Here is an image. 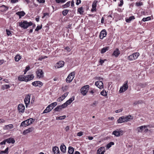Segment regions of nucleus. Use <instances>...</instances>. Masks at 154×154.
<instances>
[{
    "label": "nucleus",
    "mask_w": 154,
    "mask_h": 154,
    "mask_svg": "<svg viewBox=\"0 0 154 154\" xmlns=\"http://www.w3.org/2000/svg\"><path fill=\"white\" fill-rule=\"evenodd\" d=\"M34 78L33 75H29L23 77V75H20L18 77V79L20 81L28 82L32 79Z\"/></svg>",
    "instance_id": "f257e3e1"
},
{
    "label": "nucleus",
    "mask_w": 154,
    "mask_h": 154,
    "mask_svg": "<svg viewBox=\"0 0 154 154\" xmlns=\"http://www.w3.org/2000/svg\"><path fill=\"white\" fill-rule=\"evenodd\" d=\"M32 22H28L27 21L23 20V22L19 23V26L24 29H27L28 27L32 26Z\"/></svg>",
    "instance_id": "f03ea898"
},
{
    "label": "nucleus",
    "mask_w": 154,
    "mask_h": 154,
    "mask_svg": "<svg viewBox=\"0 0 154 154\" xmlns=\"http://www.w3.org/2000/svg\"><path fill=\"white\" fill-rule=\"evenodd\" d=\"M139 53L136 52L133 53L132 54L130 55L128 57V59L130 60H133L137 58L139 56Z\"/></svg>",
    "instance_id": "7ed1b4c3"
},
{
    "label": "nucleus",
    "mask_w": 154,
    "mask_h": 154,
    "mask_svg": "<svg viewBox=\"0 0 154 154\" xmlns=\"http://www.w3.org/2000/svg\"><path fill=\"white\" fill-rule=\"evenodd\" d=\"M89 86L88 85H86L82 87L81 89V93L83 95H85L88 92Z\"/></svg>",
    "instance_id": "20e7f679"
},
{
    "label": "nucleus",
    "mask_w": 154,
    "mask_h": 154,
    "mask_svg": "<svg viewBox=\"0 0 154 154\" xmlns=\"http://www.w3.org/2000/svg\"><path fill=\"white\" fill-rule=\"evenodd\" d=\"M75 72H73L71 73L68 76L66 80L67 82H71L74 77Z\"/></svg>",
    "instance_id": "39448f33"
},
{
    "label": "nucleus",
    "mask_w": 154,
    "mask_h": 154,
    "mask_svg": "<svg viewBox=\"0 0 154 154\" xmlns=\"http://www.w3.org/2000/svg\"><path fill=\"white\" fill-rule=\"evenodd\" d=\"M128 81H125V83L121 87L119 90L120 93H122L126 91L128 88Z\"/></svg>",
    "instance_id": "423d86ee"
},
{
    "label": "nucleus",
    "mask_w": 154,
    "mask_h": 154,
    "mask_svg": "<svg viewBox=\"0 0 154 154\" xmlns=\"http://www.w3.org/2000/svg\"><path fill=\"white\" fill-rule=\"evenodd\" d=\"M36 74L37 77L39 78H41L43 77V72L42 70L40 69H39L36 72Z\"/></svg>",
    "instance_id": "0eeeda50"
},
{
    "label": "nucleus",
    "mask_w": 154,
    "mask_h": 154,
    "mask_svg": "<svg viewBox=\"0 0 154 154\" xmlns=\"http://www.w3.org/2000/svg\"><path fill=\"white\" fill-rule=\"evenodd\" d=\"M95 85L100 89L103 88V83L102 81H100L96 82L95 83Z\"/></svg>",
    "instance_id": "6e6552de"
},
{
    "label": "nucleus",
    "mask_w": 154,
    "mask_h": 154,
    "mask_svg": "<svg viewBox=\"0 0 154 154\" xmlns=\"http://www.w3.org/2000/svg\"><path fill=\"white\" fill-rule=\"evenodd\" d=\"M64 62L63 61H60L57 63L55 67L56 68H59L63 67L64 65Z\"/></svg>",
    "instance_id": "1a4fd4ad"
},
{
    "label": "nucleus",
    "mask_w": 154,
    "mask_h": 154,
    "mask_svg": "<svg viewBox=\"0 0 154 154\" xmlns=\"http://www.w3.org/2000/svg\"><path fill=\"white\" fill-rule=\"evenodd\" d=\"M18 109L19 112H23L25 110L24 106L22 104H19L18 106Z\"/></svg>",
    "instance_id": "9d476101"
},
{
    "label": "nucleus",
    "mask_w": 154,
    "mask_h": 154,
    "mask_svg": "<svg viewBox=\"0 0 154 154\" xmlns=\"http://www.w3.org/2000/svg\"><path fill=\"white\" fill-rule=\"evenodd\" d=\"M30 96L29 95H27L24 99V102L26 107H27L28 104L30 103Z\"/></svg>",
    "instance_id": "9b49d317"
},
{
    "label": "nucleus",
    "mask_w": 154,
    "mask_h": 154,
    "mask_svg": "<svg viewBox=\"0 0 154 154\" xmlns=\"http://www.w3.org/2000/svg\"><path fill=\"white\" fill-rule=\"evenodd\" d=\"M32 85L35 86L41 87L43 85V83L39 81H36L32 82Z\"/></svg>",
    "instance_id": "f8f14e48"
},
{
    "label": "nucleus",
    "mask_w": 154,
    "mask_h": 154,
    "mask_svg": "<svg viewBox=\"0 0 154 154\" xmlns=\"http://www.w3.org/2000/svg\"><path fill=\"white\" fill-rule=\"evenodd\" d=\"M107 35V32L105 29L102 30L100 34V39H103L104 37H106Z\"/></svg>",
    "instance_id": "ddd939ff"
},
{
    "label": "nucleus",
    "mask_w": 154,
    "mask_h": 154,
    "mask_svg": "<svg viewBox=\"0 0 154 154\" xmlns=\"http://www.w3.org/2000/svg\"><path fill=\"white\" fill-rule=\"evenodd\" d=\"M34 130V128L32 127L29 128L27 129L24 130L23 133V135H25L26 134Z\"/></svg>",
    "instance_id": "4468645a"
},
{
    "label": "nucleus",
    "mask_w": 154,
    "mask_h": 154,
    "mask_svg": "<svg viewBox=\"0 0 154 154\" xmlns=\"http://www.w3.org/2000/svg\"><path fill=\"white\" fill-rule=\"evenodd\" d=\"M97 1H94L92 5V9H91V11L93 12L94 11L96 10V7L97 6Z\"/></svg>",
    "instance_id": "2eb2a0df"
},
{
    "label": "nucleus",
    "mask_w": 154,
    "mask_h": 154,
    "mask_svg": "<svg viewBox=\"0 0 154 154\" xmlns=\"http://www.w3.org/2000/svg\"><path fill=\"white\" fill-rule=\"evenodd\" d=\"M66 146L64 144L62 143L60 146V149L61 151L63 153H65L66 152Z\"/></svg>",
    "instance_id": "dca6fc26"
},
{
    "label": "nucleus",
    "mask_w": 154,
    "mask_h": 154,
    "mask_svg": "<svg viewBox=\"0 0 154 154\" xmlns=\"http://www.w3.org/2000/svg\"><path fill=\"white\" fill-rule=\"evenodd\" d=\"M105 151V148L103 147H100L98 149L97 152L104 154Z\"/></svg>",
    "instance_id": "f3484780"
},
{
    "label": "nucleus",
    "mask_w": 154,
    "mask_h": 154,
    "mask_svg": "<svg viewBox=\"0 0 154 154\" xmlns=\"http://www.w3.org/2000/svg\"><path fill=\"white\" fill-rule=\"evenodd\" d=\"M52 150L54 154H60L59 151L58 147L56 146L53 147Z\"/></svg>",
    "instance_id": "a211bd4d"
},
{
    "label": "nucleus",
    "mask_w": 154,
    "mask_h": 154,
    "mask_svg": "<svg viewBox=\"0 0 154 154\" xmlns=\"http://www.w3.org/2000/svg\"><path fill=\"white\" fill-rule=\"evenodd\" d=\"M6 142L9 143H14L15 142V140L12 138H10L6 139Z\"/></svg>",
    "instance_id": "6ab92c4d"
},
{
    "label": "nucleus",
    "mask_w": 154,
    "mask_h": 154,
    "mask_svg": "<svg viewBox=\"0 0 154 154\" xmlns=\"http://www.w3.org/2000/svg\"><path fill=\"white\" fill-rule=\"evenodd\" d=\"M146 128V126H142L140 127H138L137 128V130L138 132H142L143 129Z\"/></svg>",
    "instance_id": "aec40b11"
},
{
    "label": "nucleus",
    "mask_w": 154,
    "mask_h": 154,
    "mask_svg": "<svg viewBox=\"0 0 154 154\" xmlns=\"http://www.w3.org/2000/svg\"><path fill=\"white\" fill-rule=\"evenodd\" d=\"M120 51L117 48L114 51L112 55L115 56L116 57H117L120 54Z\"/></svg>",
    "instance_id": "412c9836"
},
{
    "label": "nucleus",
    "mask_w": 154,
    "mask_h": 154,
    "mask_svg": "<svg viewBox=\"0 0 154 154\" xmlns=\"http://www.w3.org/2000/svg\"><path fill=\"white\" fill-rule=\"evenodd\" d=\"M16 14L19 16V18H20L21 17L23 16L25 14V13L23 11H19L16 13Z\"/></svg>",
    "instance_id": "4be33fe9"
},
{
    "label": "nucleus",
    "mask_w": 154,
    "mask_h": 154,
    "mask_svg": "<svg viewBox=\"0 0 154 154\" xmlns=\"http://www.w3.org/2000/svg\"><path fill=\"white\" fill-rule=\"evenodd\" d=\"M117 122L119 123H122L124 122H125V120L124 116H123L120 117L117 120Z\"/></svg>",
    "instance_id": "5701e85b"
},
{
    "label": "nucleus",
    "mask_w": 154,
    "mask_h": 154,
    "mask_svg": "<svg viewBox=\"0 0 154 154\" xmlns=\"http://www.w3.org/2000/svg\"><path fill=\"white\" fill-rule=\"evenodd\" d=\"M8 9V8L5 6L4 5H2L0 6V11H4L7 10Z\"/></svg>",
    "instance_id": "b1692460"
},
{
    "label": "nucleus",
    "mask_w": 154,
    "mask_h": 154,
    "mask_svg": "<svg viewBox=\"0 0 154 154\" xmlns=\"http://www.w3.org/2000/svg\"><path fill=\"white\" fill-rule=\"evenodd\" d=\"M74 151V149L71 146H69L68 148V152L69 154H73Z\"/></svg>",
    "instance_id": "393cba45"
},
{
    "label": "nucleus",
    "mask_w": 154,
    "mask_h": 154,
    "mask_svg": "<svg viewBox=\"0 0 154 154\" xmlns=\"http://www.w3.org/2000/svg\"><path fill=\"white\" fill-rule=\"evenodd\" d=\"M74 97L73 96L71 98H70L68 100H67L66 102L67 104V105H69L74 100Z\"/></svg>",
    "instance_id": "a878e982"
},
{
    "label": "nucleus",
    "mask_w": 154,
    "mask_h": 154,
    "mask_svg": "<svg viewBox=\"0 0 154 154\" xmlns=\"http://www.w3.org/2000/svg\"><path fill=\"white\" fill-rule=\"evenodd\" d=\"M27 121H26V120H25V121H23V122H22V123H21V125H20V127H25L26 126H28V125H27Z\"/></svg>",
    "instance_id": "bb28decb"
},
{
    "label": "nucleus",
    "mask_w": 154,
    "mask_h": 154,
    "mask_svg": "<svg viewBox=\"0 0 154 154\" xmlns=\"http://www.w3.org/2000/svg\"><path fill=\"white\" fill-rule=\"evenodd\" d=\"M57 105V103L56 102H54L51 103L48 106H49L50 107L51 109L52 110L53 109V108L55 106Z\"/></svg>",
    "instance_id": "cd10ccee"
},
{
    "label": "nucleus",
    "mask_w": 154,
    "mask_h": 154,
    "mask_svg": "<svg viewBox=\"0 0 154 154\" xmlns=\"http://www.w3.org/2000/svg\"><path fill=\"white\" fill-rule=\"evenodd\" d=\"M13 127V126L12 124H9L8 125H5L4 127V129L9 130Z\"/></svg>",
    "instance_id": "c85d7f7f"
},
{
    "label": "nucleus",
    "mask_w": 154,
    "mask_h": 154,
    "mask_svg": "<svg viewBox=\"0 0 154 154\" xmlns=\"http://www.w3.org/2000/svg\"><path fill=\"white\" fill-rule=\"evenodd\" d=\"M121 131H115L112 132V134L117 137H119L120 135V132Z\"/></svg>",
    "instance_id": "c756f323"
},
{
    "label": "nucleus",
    "mask_w": 154,
    "mask_h": 154,
    "mask_svg": "<svg viewBox=\"0 0 154 154\" xmlns=\"http://www.w3.org/2000/svg\"><path fill=\"white\" fill-rule=\"evenodd\" d=\"M52 110L51 109L50 107L48 106L46 109L43 112V113H48L49 112L51 111Z\"/></svg>",
    "instance_id": "7c9ffc66"
},
{
    "label": "nucleus",
    "mask_w": 154,
    "mask_h": 154,
    "mask_svg": "<svg viewBox=\"0 0 154 154\" xmlns=\"http://www.w3.org/2000/svg\"><path fill=\"white\" fill-rule=\"evenodd\" d=\"M8 148L7 147L5 150L0 152V154H8Z\"/></svg>",
    "instance_id": "2f4dec72"
},
{
    "label": "nucleus",
    "mask_w": 154,
    "mask_h": 154,
    "mask_svg": "<svg viewBox=\"0 0 154 154\" xmlns=\"http://www.w3.org/2000/svg\"><path fill=\"white\" fill-rule=\"evenodd\" d=\"M109 47H106L103 48L101 50V52L102 54H103L106 51H108L109 49Z\"/></svg>",
    "instance_id": "473e14b6"
},
{
    "label": "nucleus",
    "mask_w": 154,
    "mask_h": 154,
    "mask_svg": "<svg viewBox=\"0 0 154 154\" xmlns=\"http://www.w3.org/2000/svg\"><path fill=\"white\" fill-rule=\"evenodd\" d=\"M62 108L61 105L57 106L54 109V110L55 111H60L62 109Z\"/></svg>",
    "instance_id": "72a5a7b5"
},
{
    "label": "nucleus",
    "mask_w": 154,
    "mask_h": 154,
    "mask_svg": "<svg viewBox=\"0 0 154 154\" xmlns=\"http://www.w3.org/2000/svg\"><path fill=\"white\" fill-rule=\"evenodd\" d=\"M134 19V16H131L129 18L126 19V21L127 23H130L132 20Z\"/></svg>",
    "instance_id": "f704fd0d"
},
{
    "label": "nucleus",
    "mask_w": 154,
    "mask_h": 154,
    "mask_svg": "<svg viewBox=\"0 0 154 154\" xmlns=\"http://www.w3.org/2000/svg\"><path fill=\"white\" fill-rule=\"evenodd\" d=\"M78 11L79 12L80 14H83L84 11L83 8L81 7L79 8L78 9Z\"/></svg>",
    "instance_id": "c9c22d12"
},
{
    "label": "nucleus",
    "mask_w": 154,
    "mask_h": 154,
    "mask_svg": "<svg viewBox=\"0 0 154 154\" xmlns=\"http://www.w3.org/2000/svg\"><path fill=\"white\" fill-rule=\"evenodd\" d=\"M21 58V57L20 55L17 54L15 57V60L16 61H18L20 60Z\"/></svg>",
    "instance_id": "e433bc0d"
},
{
    "label": "nucleus",
    "mask_w": 154,
    "mask_h": 154,
    "mask_svg": "<svg viewBox=\"0 0 154 154\" xmlns=\"http://www.w3.org/2000/svg\"><path fill=\"white\" fill-rule=\"evenodd\" d=\"M70 1L67 2L66 4L63 5L62 7L63 8H66L69 7L70 5Z\"/></svg>",
    "instance_id": "4c0bfd02"
},
{
    "label": "nucleus",
    "mask_w": 154,
    "mask_h": 154,
    "mask_svg": "<svg viewBox=\"0 0 154 154\" xmlns=\"http://www.w3.org/2000/svg\"><path fill=\"white\" fill-rule=\"evenodd\" d=\"M114 144V143L113 142H111L107 145L106 147L107 148L109 149L111 147L112 145H113Z\"/></svg>",
    "instance_id": "58836bf2"
},
{
    "label": "nucleus",
    "mask_w": 154,
    "mask_h": 154,
    "mask_svg": "<svg viewBox=\"0 0 154 154\" xmlns=\"http://www.w3.org/2000/svg\"><path fill=\"white\" fill-rule=\"evenodd\" d=\"M131 117V116L130 115L129 116H127L126 117L124 116V118L125 120V122H127L128 121H129L130 119V117Z\"/></svg>",
    "instance_id": "ea45409f"
},
{
    "label": "nucleus",
    "mask_w": 154,
    "mask_h": 154,
    "mask_svg": "<svg viewBox=\"0 0 154 154\" xmlns=\"http://www.w3.org/2000/svg\"><path fill=\"white\" fill-rule=\"evenodd\" d=\"M69 11V10H64L62 12V14L63 16H66L67 15Z\"/></svg>",
    "instance_id": "a19ab883"
},
{
    "label": "nucleus",
    "mask_w": 154,
    "mask_h": 154,
    "mask_svg": "<svg viewBox=\"0 0 154 154\" xmlns=\"http://www.w3.org/2000/svg\"><path fill=\"white\" fill-rule=\"evenodd\" d=\"M56 2L57 3H63L66 1L67 0H55Z\"/></svg>",
    "instance_id": "79ce46f5"
},
{
    "label": "nucleus",
    "mask_w": 154,
    "mask_h": 154,
    "mask_svg": "<svg viewBox=\"0 0 154 154\" xmlns=\"http://www.w3.org/2000/svg\"><path fill=\"white\" fill-rule=\"evenodd\" d=\"M151 19V18L150 17H148L146 18H143L142 20L144 22L148 20H149Z\"/></svg>",
    "instance_id": "37998d69"
},
{
    "label": "nucleus",
    "mask_w": 154,
    "mask_h": 154,
    "mask_svg": "<svg viewBox=\"0 0 154 154\" xmlns=\"http://www.w3.org/2000/svg\"><path fill=\"white\" fill-rule=\"evenodd\" d=\"M66 118V116H60L59 117H57V119L62 120Z\"/></svg>",
    "instance_id": "c03bdc74"
},
{
    "label": "nucleus",
    "mask_w": 154,
    "mask_h": 154,
    "mask_svg": "<svg viewBox=\"0 0 154 154\" xmlns=\"http://www.w3.org/2000/svg\"><path fill=\"white\" fill-rule=\"evenodd\" d=\"M100 94L101 95L104 96H106L107 94L106 91H104L103 90L101 92Z\"/></svg>",
    "instance_id": "a18cd8bd"
},
{
    "label": "nucleus",
    "mask_w": 154,
    "mask_h": 154,
    "mask_svg": "<svg viewBox=\"0 0 154 154\" xmlns=\"http://www.w3.org/2000/svg\"><path fill=\"white\" fill-rule=\"evenodd\" d=\"M68 105H67V104L66 102L65 103L63 104L61 106L62 108H64L66 107Z\"/></svg>",
    "instance_id": "49530a36"
},
{
    "label": "nucleus",
    "mask_w": 154,
    "mask_h": 154,
    "mask_svg": "<svg viewBox=\"0 0 154 154\" xmlns=\"http://www.w3.org/2000/svg\"><path fill=\"white\" fill-rule=\"evenodd\" d=\"M64 100V99L62 97H60L57 99V101L58 102H60Z\"/></svg>",
    "instance_id": "de8ad7c7"
},
{
    "label": "nucleus",
    "mask_w": 154,
    "mask_h": 154,
    "mask_svg": "<svg viewBox=\"0 0 154 154\" xmlns=\"http://www.w3.org/2000/svg\"><path fill=\"white\" fill-rule=\"evenodd\" d=\"M143 5V3L142 2H137L136 3V5L137 6H140Z\"/></svg>",
    "instance_id": "09e8293b"
},
{
    "label": "nucleus",
    "mask_w": 154,
    "mask_h": 154,
    "mask_svg": "<svg viewBox=\"0 0 154 154\" xmlns=\"http://www.w3.org/2000/svg\"><path fill=\"white\" fill-rule=\"evenodd\" d=\"M6 32H7V35L8 36H11L12 35L11 33V32L10 31H9V30L7 29L6 30Z\"/></svg>",
    "instance_id": "8fccbe9b"
},
{
    "label": "nucleus",
    "mask_w": 154,
    "mask_h": 154,
    "mask_svg": "<svg viewBox=\"0 0 154 154\" xmlns=\"http://www.w3.org/2000/svg\"><path fill=\"white\" fill-rule=\"evenodd\" d=\"M28 120H29V122L30 123L29 124H31L32 123V122H33L34 121L35 119H33L32 118H30Z\"/></svg>",
    "instance_id": "3c124183"
},
{
    "label": "nucleus",
    "mask_w": 154,
    "mask_h": 154,
    "mask_svg": "<svg viewBox=\"0 0 154 154\" xmlns=\"http://www.w3.org/2000/svg\"><path fill=\"white\" fill-rule=\"evenodd\" d=\"M68 88V87L67 86H63L62 88V90L64 91H65Z\"/></svg>",
    "instance_id": "603ef678"
},
{
    "label": "nucleus",
    "mask_w": 154,
    "mask_h": 154,
    "mask_svg": "<svg viewBox=\"0 0 154 154\" xmlns=\"http://www.w3.org/2000/svg\"><path fill=\"white\" fill-rule=\"evenodd\" d=\"M47 16L49 17V14L48 13H45L44 14L43 16L42 17V18H44L45 17Z\"/></svg>",
    "instance_id": "864d4df0"
},
{
    "label": "nucleus",
    "mask_w": 154,
    "mask_h": 154,
    "mask_svg": "<svg viewBox=\"0 0 154 154\" xmlns=\"http://www.w3.org/2000/svg\"><path fill=\"white\" fill-rule=\"evenodd\" d=\"M83 132L82 131H80L77 134V135L79 136H81L83 134Z\"/></svg>",
    "instance_id": "5fc2aeb1"
},
{
    "label": "nucleus",
    "mask_w": 154,
    "mask_h": 154,
    "mask_svg": "<svg viewBox=\"0 0 154 154\" xmlns=\"http://www.w3.org/2000/svg\"><path fill=\"white\" fill-rule=\"evenodd\" d=\"M68 94V93H65L63 95H62L61 97H62L64 99V98L67 96Z\"/></svg>",
    "instance_id": "6e6d98bb"
},
{
    "label": "nucleus",
    "mask_w": 154,
    "mask_h": 154,
    "mask_svg": "<svg viewBox=\"0 0 154 154\" xmlns=\"http://www.w3.org/2000/svg\"><path fill=\"white\" fill-rule=\"evenodd\" d=\"M42 28V26H38L35 29V31H38Z\"/></svg>",
    "instance_id": "4d7b16f0"
},
{
    "label": "nucleus",
    "mask_w": 154,
    "mask_h": 154,
    "mask_svg": "<svg viewBox=\"0 0 154 154\" xmlns=\"http://www.w3.org/2000/svg\"><path fill=\"white\" fill-rule=\"evenodd\" d=\"M122 111V109H120L118 110H115V112L116 113H119Z\"/></svg>",
    "instance_id": "13d9d810"
},
{
    "label": "nucleus",
    "mask_w": 154,
    "mask_h": 154,
    "mask_svg": "<svg viewBox=\"0 0 154 154\" xmlns=\"http://www.w3.org/2000/svg\"><path fill=\"white\" fill-rule=\"evenodd\" d=\"M120 3L119 4V6L120 7L122 6L123 4V0H121L120 1Z\"/></svg>",
    "instance_id": "bf43d9fd"
},
{
    "label": "nucleus",
    "mask_w": 154,
    "mask_h": 154,
    "mask_svg": "<svg viewBox=\"0 0 154 154\" xmlns=\"http://www.w3.org/2000/svg\"><path fill=\"white\" fill-rule=\"evenodd\" d=\"M69 129V126H67L66 127V128H65V130L67 132L68 131Z\"/></svg>",
    "instance_id": "052dcab7"
},
{
    "label": "nucleus",
    "mask_w": 154,
    "mask_h": 154,
    "mask_svg": "<svg viewBox=\"0 0 154 154\" xmlns=\"http://www.w3.org/2000/svg\"><path fill=\"white\" fill-rule=\"evenodd\" d=\"M81 3V0H77L76 2V5H79Z\"/></svg>",
    "instance_id": "680f3d73"
},
{
    "label": "nucleus",
    "mask_w": 154,
    "mask_h": 154,
    "mask_svg": "<svg viewBox=\"0 0 154 154\" xmlns=\"http://www.w3.org/2000/svg\"><path fill=\"white\" fill-rule=\"evenodd\" d=\"M6 142V140H5L3 141L2 142H1L0 144L1 145L5 144Z\"/></svg>",
    "instance_id": "e2e57ef3"
},
{
    "label": "nucleus",
    "mask_w": 154,
    "mask_h": 154,
    "mask_svg": "<svg viewBox=\"0 0 154 154\" xmlns=\"http://www.w3.org/2000/svg\"><path fill=\"white\" fill-rule=\"evenodd\" d=\"M65 49L68 51H70L71 50L68 47H65Z\"/></svg>",
    "instance_id": "0e129e2a"
},
{
    "label": "nucleus",
    "mask_w": 154,
    "mask_h": 154,
    "mask_svg": "<svg viewBox=\"0 0 154 154\" xmlns=\"http://www.w3.org/2000/svg\"><path fill=\"white\" fill-rule=\"evenodd\" d=\"M37 1L40 3H44L45 1L44 0H37Z\"/></svg>",
    "instance_id": "69168bd1"
},
{
    "label": "nucleus",
    "mask_w": 154,
    "mask_h": 154,
    "mask_svg": "<svg viewBox=\"0 0 154 154\" xmlns=\"http://www.w3.org/2000/svg\"><path fill=\"white\" fill-rule=\"evenodd\" d=\"M18 0H11V2L12 3H15L18 2Z\"/></svg>",
    "instance_id": "338daca9"
},
{
    "label": "nucleus",
    "mask_w": 154,
    "mask_h": 154,
    "mask_svg": "<svg viewBox=\"0 0 154 154\" xmlns=\"http://www.w3.org/2000/svg\"><path fill=\"white\" fill-rule=\"evenodd\" d=\"M29 69H30V67H29V66H26V69H25V71L26 72L27 71H28V70H29Z\"/></svg>",
    "instance_id": "774afa93"
}]
</instances>
